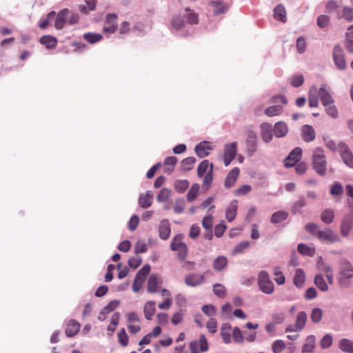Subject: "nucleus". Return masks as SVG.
Wrapping results in <instances>:
<instances>
[{"mask_svg":"<svg viewBox=\"0 0 353 353\" xmlns=\"http://www.w3.org/2000/svg\"><path fill=\"white\" fill-rule=\"evenodd\" d=\"M210 164L208 160H203L199 165L197 168V174L199 177H203L205 174L208 172L209 169L210 168Z\"/></svg>","mask_w":353,"mask_h":353,"instance_id":"46","label":"nucleus"},{"mask_svg":"<svg viewBox=\"0 0 353 353\" xmlns=\"http://www.w3.org/2000/svg\"><path fill=\"white\" fill-rule=\"evenodd\" d=\"M260 130L263 141L265 143H270L273 138L272 125L269 123H263L260 125Z\"/></svg>","mask_w":353,"mask_h":353,"instance_id":"17","label":"nucleus"},{"mask_svg":"<svg viewBox=\"0 0 353 353\" xmlns=\"http://www.w3.org/2000/svg\"><path fill=\"white\" fill-rule=\"evenodd\" d=\"M153 201V194L151 191L141 194L139 197V205L142 208H150Z\"/></svg>","mask_w":353,"mask_h":353,"instance_id":"22","label":"nucleus"},{"mask_svg":"<svg viewBox=\"0 0 353 353\" xmlns=\"http://www.w3.org/2000/svg\"><path fill=\"white\" fill-rule=\"evenodd\" d=\"M70 11L67 8H64L59 12L54 23V26L57 29L61 30L63 28L64 25L68 22V17Z\"/></svg>","mask_w":353,"mask_h":353,"instance_id":"20","label":"nucleus"},{"mask_svg":"<svg viewBox=\"0 0 353 353\" xmlns=\"http://www.w3.org/2000/svg\"><path fill=\"white\" fill-rule=\"evenodd\" d=\"M340 234L344 237H348L353 230V216L351 214H345L340 224Z\"/></svg>","mask_w":353,"mask_h":353,"instance_id":"10","label":"nucleus"},{"mask_svg":"<svg viewBox=\"0 0 353 353\" xmlns=\"http://www.w3.org/2000/svg\"><path fill=\"white\" fill-rule=\"evenodd\" d=\"M316 338L314 335H309L305 339L303 346L302 353H312L315 347Z\"/></svg>","mask_w":353,"mask_h":353,"instance_id":"30","label":"nucleus"},{"mask_svg":"<svg viewBox=\"0 0 353 353\" xmlns=\"http://www.w3.org/2000/svg\"><path fill=\"white\" fill-rule=\"evenodd\" d=\"M204 274L192 273L185 277V283L190 287H196L204 283Z\"/></svg>","mask_w":353,"mask_h":353,"instance_id":"16","label":"nucleus"},{"mask_svg":"<svg viewBox=\"0 0 353 353\" xmlns=\"http://www.w3.org/2000/svg\"><path fill=\"white\" fill-rule=\"evenodd\" d=\"M312 167L317 174L324 176L327 172V161L322 148H316L312 154Z\"/></svg>","mask_w":353,"mask_h":353,"instance_id":"2","label":"nucleus"},{"mask_svg":"<svg viewBox=\"0 0 353 353\" xmlns=\"http://www.w3.org/2000/svg\"><path fill=\"white\" fill-rule=\"evenodd\" d=\"M325 112L330 117L336 119L339 117V112L336 107L334 103H330L329 105H325Z\"/></svg>","mask_w":353,"mask_h":353,"instance_id":"57","label":"nucleus"},{"mask_svg":"<svg viewBox=\"0 0 353 353\" xmlns=\"http://www.w3.org/2000/svg\"><path fill=\"white\" fill-rule=\"evenodd\" d=\"M282 111V105L276 104L267 108L265 110V114L268 117H272L281 114Z\"/></svg>","mask_w":353,"mask_h":353,"instance_id":"41","label":"nucleus"},{"mask_svg":"<svg viewBox=\"0 0 353 353\" xmlns=\"http://www.w3.org/2000/svg\"><path fill=\"white\" fill-rule=\"evenodd\" d=\"M317 87L312 86L309 91L308 101L311 108H316L319 105V98L317 96Z\"/></svg>","mask_w":353,"mask_h":353,"instance_id":"32","label":"nucleus"},{"mask_svg":"<svg viewBox=\"0 0 353 353\" xmlns=\"http://www.w3.org/2000/svg\"><path fill=\"white\" fill-rule=\"evenodd\" d=\"M40 42L48 49H53L56 47L57 40L55 37L50 35H44L41 37Z\"/></svg>","mask_w":353,"mask_h":353,"instance_id":"37","label":"nucleus"},{"mask_svg":"<svg viewBox=\"0 0 353 353\" xmlns=\"http://www.w3.org/2000/svg\"><path fill=\"white\" fill-rule=\"evenodd\" d=\"M80 323L74 319L68 321L65 323V332L68 337H72L76 335L80 329Z\"/></svg>","mask_w":353,"mask_h":353,"instance_id":"18","label":"nucleus"},{"mask_svg":"<svg viewBox=\"0 0 353 353\" xmlns=\"http://www.w3.org/2000/svg\"><path fill=\"white\" fill-rule=\"evenodd\" d=\"M176 162H177L176 157H175L174 156L167 157L165 159L164 164L168 166H171V168H165V172L168 174H170L172 172L173 168H174V165H176Z\"/></svg>","mask_w":353,"mask_h":353,"instance_id":"54","label":"nucleus"},{"mask_svg":"<svg viewBox=\"0 0 353 353\" xmlns=\"http://www.w3.org/2000/svg\"><path fill=\"white\" fill-rule=\"evenodd\" d=\"M297 248L299 252L303 255L312 256L315 253L314 248L309 247L304 243H299Z\"/></svg>","mask_w":353,"mask_h":353,"instance_id":"45","label":"nucleus"},{"mask_svg":"<svg viewBox=\"0 0 353 353\" xmlns=\"http://www.w3.org/2000/svg\"><path fill=\"white\" fill-rule=\"evenodd\" d=\"M322 316L323 312L321 309L316 307L312 310L311 313V319L314 323H317L320 322L322 319Z\"/></svg>","mask_w":353,"mask_h":353,"instance_id":"62","label":"nucleus"},{"mask_svg":"<svg viewBox=\"0 0 353 353\" xmlns=\"http://www.w3.org/2000/svg\"><path fill=\"white\" fill-rule=\"evenodd\" d=\"M150 272V265L147 264L145 265L136 274L135 280L139 281V282L143 283L144 282L146 276L148 275V274Z\"/></svg>","mask_w":353,"mask_h":353,"instance_id":"42","label":"nucleus"},{"mask_svg":"<svg viewBox=\"0 0 353 353\" xmlns=\"http://www.w3.org/2000/svg\"><path fill=\"white\" fill-rule=\"evenodd\" d=\"M338 148L343 163L350 168H353V153L347 144L340 141L338 143Z\"/></svg>","mask_w":353,"mask_h":353,"instance_id":"7","label":"nucleus"},{"mask_svg":"<svg viewBox=\"0 0 353 353\" xmlns=\"http://www.w3.org/2000/svg\"><path fill=\"white\" fill-rule=\"evenodd\" d=\"M237 153V143L232 142L227 143L224 146L223 161L225 166H228L235 159Z\"/></svg>","mask_w":353,"mask_h":353,"instance_id":"9","label":"nucleus"},{"mask_svg":"<svg viewBox=\"0 0 353 353\" xmlns=\"http://www.w3.org/2000/svg\"><path fill=\"white\" fill-rule=\"evenodd\" d=\"M317 94L321 98V103L324 106L330 103H334V99L326 85L322 84L319 89L317 88Z\"/></svg>","mask_w":353,"mask_h":353,"instance_id":"14","label":"nucleus"},{"mask_svg":"<svg viewBox=\"0 0 353 353\" xmlns=\"http://www.w3.org/2000/svg\"><path fill=\"white\" fill-rule=\"evenodd\" d=\"M228 259L224 256H219L213 263V268L217 272L223 270L228 265Z\"/></svg>","mask_w":353,"mask_h":353,"instance_id":"36","label":"nucleus"},{"mask_svg":"<svg viewBox=\"0 0 353 353\" xmlns=\"http://www.w3.org/2000/svg\"><path fill=\"white\" fill-rule=\"evenodd\" d=\"M305 280V274L303 270L297 269L293 279L294 284L297 288H302Z\"/></svg>","mask_w":353,"mask_h":353,"instance_id":"40","label":"nucleus"},{"mask_svg":"<svg viewBox=\"0 0 353 353\" xmlns=\"http://www.w3.org/2000/svg\"><path fill=\"white\" fill-rule=\"evenodd\" d=\"M237 208H238V201L237 200H233L230 202V205L227 208L226 213H225V217L226 219L231 222L232 221L236 216L237 212Z\"/></svg>","mask_w":353,"mask_h":353,"instance_id":"27","label":"nucleus"},{"mask_svg":"<svg viewBox=\"0 0 353 353\" xmlns=\"http://www.w3.org/2000/svg\"><path fill=\"white\" fill-rule=\"evenodd\" d=\"M334 211L330 208L325 209L321 214V220L326 224L332 223L334 221Z\"/></svg>","mask_w":353,"mask_h":353,"instance_id":"31","label":"nucleus"},{"mask_svg":"<svg viewBox=\"0 0 353 353\" xmlns=\"http://www.w3.org/2000/svg\"><path fill=\"white\" fill-rule=\"evenodd\" d=\"M231 325L229 323H223L221 328V334L225 343H231Z\"/></svg>","mask_w":353,"mask_h":353,"instance_id":"39","label":"nucleus"},{"mask_svg":"<svg viewBox=\"0 0 353 353\" xmlns=\"http://www.w3.org/2000/svg\"><path fill=\"white\" fill-rule=\"evenodd\" d=\"M307 319V315L305 312L301 311L297 314L294 325H288L285 332H299L303 330L305 326Z\"/></svg>","mask_w":353,"mask_h":353,"instance_id":"6","label":"nucleus"},{"mask_svg":"<svg viewBox=\"0 0 353 353\" xmlns=\"http://www.w3.org/2000/svg\"><path fill=\"white\" fill-rule=\"evenodd\" d=\"M84 39H85L90 43H95L103 39V36L99 33L87 32L83 35Z\"/></svg>","mask_w":353,"mask_h":353,"instance_id":"43","label":"nucleus"},{"mask_svg":"<svg viewBox=\"0 0 353 353\" xmlns=\"http://www.w3.org/2000/svg\"><path fill=\"white\" fill-rule=\"evenodd\" d=\"M296 46L299 53H304L307 46L305 39L303 37H299L296 40Z\"/></svg>","mask_w":353,"mask_h":353,"instance_id":"64","label":"nucleus"},{"mask_svg":"<svg viewBox=\"0 0 353 353\" xmlns=\"http://www.w3.org/2000/svg\"><path fill=\"white\" fill-rule=\"evenodd\" d=\"M343 193V188L341 183L339 181L334 182L330 188V194L333 196H341Z\"/></svg>","mask_w":353,"mask_h":353,"instance_id":"53","label":"nucleus"},{"mask_svg":"<svg viewBox=\"0 0 353 353\" xmlns=\"http://www.w3.org/2000/svg\"><path fill=\"white\" fill-rule=\"evenodd\" d=\"M302 138L306 142H310L314 140L316 132L312 126L305 125L302 128Z\"/></svg>","mask_w":353,"mask_h":353,"instance_id":"26","label":"nucleus"},{"mask_svg":"<svg viewBox=\"0 0 353 353\" xmlns=\"http://www.w3.org/2000/svg\"><path fill=\"white\" fill-rule=\"evenodd\" d=\"M86 6L82 5L80 6L79 10L82 13L87 14L90 11L95 9L97 0H85Z\"/></svg>","mask_w":353,"mask_h":353,"instance_id":"47","label":"nucleus"},{"mask_svg":"<svg viewBox=\"0 0 353 353\" xmlns=\"http://www.w3.org/2000/svg\"><path fill=\"white\" fill-rule=\"evenodd\" d=\"M305 228L309 233L316 236L323 243H334L341 242L340 236L330 228L321 229L317 224L310 223L305 225Z\"/></svg>","mask_w":353,"mask_h":353,"instance_id":"1","label":"nucleus"},{"mask_svg":"<svg viewBox=\"0 0 353 353\" xmlns=\"http://www.w3.org/2000/svg\"><path fill=\"white\" fill-rule=\"evenodd\" d=\"M212 150V143L208 141H201L194 148L195 153L199 158L208 157Z\"/></svg>","mask_w":353,"mask_h":353,"instance_id":"13","label":"nucleus"},{"mask_svg":"<svg viewBox=\"0 0 353 353\" xmlns=\"http://www.w3.org/2000/svg\"><path fill=\"white\" fill-rule=\"evenodd\" d=\"M189 186L188 180H178L174 183L175 190L179 193L184 192Z\"/></svg>","mask_w":353,"mask_h":353,"instance_id":"52","label":"nucleus"},{"mask_svg":"<svg viewBox=\"0 0 353 353\" xmlns=\"http://www.w3.org/2000/svg\"><path fill=\"white\" fill-rule=\"evenodd\" d=\"M239 172L240 170L239 168H234L232 170L230 171L224 182V185L226 188H230L235 184L238 179Z\"/></svg>","mask_w":353,"mask_h":353,"instance_id":"23","label":"nucleus"},{"mask_svg":"<svg viewBox=\"0 0 353 353\" xmlns=\"http://www.w3.org/2000/svg\"><path fill=\"white\" fill-rule=\"evenodd\" d=\"M274 17L283 23L286 21V11L281 4L276 6L274 9Z\"/></svg>","mask_w":353,"mask_h":353,"instance_id":"34","label":"nucleus"},{"mask_svg":"<svg viewBox=\"0 0 353 353\" xmlns=\"http://www.w3.org/2000/svg\"><path fill=\"white\" fill-rule=\"evenodd\" d=\"M257 134L253 131H249L247 133L245 140V152L248 156L252 157L257 151L258 143Z\"/></svg>","mask_w":353,"mask_h":353,"instance_id":"8","label":"nucleus"},{"mask_svg":"<svg viewBox=\"0 0 353 353\" xmlns=\"http://www.w3.org/2000/svg\"><path fill=\"white\" fill-rule=\"evenodd\" d=\"M258 285L259 289L265 294H271L274 292V287L266 271H261L258 276Z\"/></svg>","mask_w":353,"mask_h":353,"instance_id":"5","label":"nucleus"},{"mask_svg":"<svg viewBox=\"0 0 353 353\" xmlns=\"http://www.w3.org/2000/svg\"><path fill=\"white\" fill-rule=\"evenodd\" d=\"M339 347L343 352L353 353V341L342 339L339 341Z\"/></svg>","mask_w":353,"mask_h":353,"instance_id":"35","label":"nucleus"},{"mask_svg":"<svg viewBox=\"0 0 353 353\" xmlns=\"http://www.w3.org/2000/svg\"><path fill=\"white\" fill-rule=\"evenodd\" d=\"M117 19L116 14H108L105 17L103 31L107 33H114L117 29Z\"/></svg>","mask_w":353,"mask_h":353,"instance_id":"15","label":"nucleus"},{"mask_svg":"<svg viewBox=\"0 0 353 353\" xmlns=\"http://www.w3.org/2000/svg\"><path fill=\"white\" fill-rule=\"evenodd\" d=\"M170 196V190L168 188H163L158 194L157 199L160 203L165 202L169 199Z\"/></svg>","mask_w":353,"mask_h":353,"instance_id":"60","label":"nucleus"},{"mask_svg":"<svg viewBox=\"0 0 353 353\" xmlns=\"http://www.w3.org/2000/svg\"><path fill=\"white\" fill-rule=\"evenodd\" d=\"M148 250V246L143 240L137 241L134 245V252L136 254L145 253Z\"/></svg>","mask_w":353,"mask_h":353,"instance_id":"63","label":"nucleus"},{"mask_svg":"<svg viewBox=\"0 0 353 353\" xmlns=\"http://www.w3.org/2000/svg\"><path fill=\"white\" fill-rule=\"evenodd\" d=\"M118 341L119 343L123 347H125L128 344V336L124 328H122L118 332Z\"/></svg>","mask_w":353,"mask_h":353,"instance_id":"56","label":"nucleus"},{"mask_svg":"<svg viewBox=\"0 0 353 353\" xmlns=\"http://www.w3.org/2000/svg\"><path fill=\"white\" fill-rule=\"evenodd\" d=\"M352 277L353 265L349 262H345L341 268L338 276L339 285L343 288H348L350 285Z\"/></svg>","mask_w":353,"mask_h":353,"instance_id":"3","label":"nucleus"},{"mask_svg":"<svg viewBox=\"0 0 353 353\" xmlns=\"http://www.w3.org/2000/svg\"><path fill=\"white\" fill-rule=\"evenodd\" d=\"M273 353H281L285 347V343L283 341L278 339L273 342L272 345Z\"/></svg>","mask_w":353,"mask_h":353,"instance_id":"55","label":"nucleus"},{"mask_svg":"<svg viewBox=\"0 0 353 353\" xmlns=\"http://www.w3.org/2000/svg\"><path fill=\"white\" fill-rule=\"evenodd\" d=\"M185 13L183 14L187 24L194 25L199 23L198 14L193 10L186 8L185 9Z\"/></svg>","mask_w":353,"mask_h":353,"instance_id":"28","label":"nucleus"},{"mask_svg":"<svg viewBox=\"0 0 353 353\" xmlns=\"http://www.w3.org/2000/svg\"><path fill=\"white\" fill-rule=\"evenodd\" d=\"M274 280L278 285H283L285 282V278L281 271L280 268L276 266L274 268Z\"/></svg>","mask_w":353,"mask_h":353,"instance_id":"50","label":"nucleus"},{"mask_svg":"<svg viewBox=\"0 0 353 353\" xmlns=\"http://www.w3.org/2000/svg\"><path fill=\"white\" fill-rule=\"evenodd\" d=\"M191 353H201L208 350V343L204 334H201L199 341H193L190 343Z\"/></svg>","mask_w":353,"mask_h":353,"instance_id":"12","label":"nucleus"},{"mask_svg":"<svg viewBox=\"0 0 353 353\" xmlns=\"http://www.w3.org/2000/svg\"><path fill=\"white\" fill-rule=\"evenodd\" d=\"M333 60L336 67L339 70H345L346 68V61L343 50L339 46H334L332 52Z\"/></svg>","mask_w":353,"mask_h":353,"instance_id":"11","label":"nucleus"},{"mask_svg":"<svg viewBox=\"0 0 353 353\" xmlns=\"http://www.w3.org/2000/svg\"><path fill=\"white\" fill-rule=\"evenodd\" d=\"M120 304L118 300L111 301L106 306L101 310V314H107L115 310Z\"/></svg>","mask_w":353,"mask_h":353,"instance_id":"48","label":"nucleus"},{"mask_svg":"<svg viewBox=\"0 0 353 353\" xmlns=\"http://www.w3.org/2000/svg\"><path fill=\"white\" fill-rule=\"evenodd\" d=\"M250 246V242L245 241L237 244L233 249L232 254L233 255L242 253L245 249Z\"/></svg>","mask_w":353,"mask_h":353,"instance_id":"58","label":"nucleus"},{"mask_svg":"<svg viewBox=\"0 0 353 353\" xmlns=\"http://www.w3.org/2000/svg\"><path fill=\"white\" fill-rule=\"evenodd\" d=\"M213 292L215 295L219 297H224L225 295L226 289L224 285L221 283H216L213 286Z\"/></svg>","mask_w":353,"mask_h":353,"instance_id":"61","label":"nucleus"},{"mask_svg":"<svg viewBox=\"0 0 353 353\" xmlns=\"http://www.w3.org/2000/svg\"><path fill=\"white\" fill-rule=\"evenodd\" d=\"M314 283L321 291L326 292L328 290V286L321 275L319 274L315 276Z\"/></svg>","mask_w":353,"mask_h":353,"instance_id":"49","label":"nucleus"},{"mask_svg":"<svg viewBox=\"0 0 353 353\" xmlns=\"http://www.w3.org/2000/svg\"><path fill=\"white\" fill-rule=\"evenodd\" d=\"M274 134L277 138L285 137L288 132V128L287 124L283 121L276 122L273 128Z\"/></svg>","mask_w":353,"mask_h":353,"instance_id":"24","label":"nucleus"},{"mask_svg":"<svg viewBox=\"0 0 353 353\" xmlns=\"http://www.w3.org/2000/svg\"><path fill=\"white\" fill-rule=\"evenodd\" d=\"M199 188L200 186L198 183H194L192 185L187 194V199L188 201L192 202L194 200L198 194Z\"/></svg>","mask_w":353,"mask_h":353,"instance_id":"51","label":"nucleus"},{"mask_svg":"<svg viewBox=\"0 0 353 353\" xmlns=\"http://www.w3.org/2000/svg\"><path fill=\"white\" fill-rule=\"evenodd\" d=\"M288 214L285 211H278L274 212L271 216V222L272 223H279L287 219Z\"/></svg>","mask_w":353,"mask_h":353,"instance_id":"44","label":"nucleus"},{"mask_svg":"<svg viewBox=\"0 0 353 353\" xmlns=\"http://www.w3.org/2000/svg\"><path fill=\"white\" fill-rule=\"evenodd\" d=\"M186 22L183 14H177L172 17L170 26L172 30H179L185 26Z\"/></svg>","mask_w":353,"mask_h":353,"instance_id":"25","label":"nucleus"},{"mask_svg":"<svg viewBox=\"0 0 353 353\" xmlns=\"http://www.w3.org/2000/svg\"><path fill=\"white\" fill-rule=\"evenodd\" d=\"M183 236L181 234L176 235L171 242L170 248L178 252L177 256L179 260L184 261L188 254V248L186 244L183 242Z\"/></svg>","mask_w":353,"mask_h":353,"instance_id":"4","label":"nucleus"},{"mask_svg":"<svg viewBox=\"0 0 353 353\" xmlns=\"http://www.w3.org/2000/svg\"><path fill=\"white\" fill-rule=\"evenodd\" d=\"M233 341L237 343H241L244 341V336L242 332L238 327H235L232 330Z\"/></svg>","mask_w":353,"mask_h":353,"instance_id":"59","label":"nucleus"},{"mask_svg":"<svg viewBox=\"0 0 353 353\" xmlns=\"http://www.w3.org/2000/svg\"><path fill=\"white\" fill-rule=\"evenodd\" d=\"M171 233V227L170 222L168 219H163L161 221L159 225V235L163 240H167Z\"/></svg>","mask_w":353,"mask_h":353,"instance_id":"19","label":"nucleus"},{"mask_svg":"<svg viewBox=\"0 0 353 353\" xmlns=\"http://www.w3.org/2000/svg\"><path fill=\"white\" fill-rule=\"evenodd\" d=\"M145 318L150 321L156 312V303L154 301H147L143 307Z\"/></svg>","mask_w":353,"mask_h":353,"instance_id":"29","label":"nucleus"},{"mask_svg":"<svg viewBox=\"0 0 353 353\" xmlns=\"http://www.w3.org/2000/svg\"><path fill=\"white\" fill-rule=\"evenodd\" d=\"M338 18H343L348 22L353 21V8L347 6H344L341 11H338Z\"/></svg>","mask_w":353,"mask_h":353,"instance_id":"33","label":"nucleus"},{"mask_svg":"<svg viewBox=\"0 0 353 353\" xmlns=\"http://www.w3.org/2000/svg\"><path fill=\"white\" fill-rule=\"evenodd\" d=\"M209 6L212 8L214 14H223L228 9L223 0H209Z\"/></svg>","mask_w":353,"mask_h":353,"instance_id":"21","label":"nucleus"},{"mask_svg":"<svg viewBox=\"0 0 353 353\" xmlns=\"http://www.w3.org/2000/svg\"><path fill=\"white\" fill-rule=\"evenodd\" d=\"M159 279L157 275L151 274L148 281L147 290L150 293L157 292L158 290Z\"/></svg>","mask_w":353,"mask_h":353,"instance_id":"38","label":"nucleus"}]
</instances>
